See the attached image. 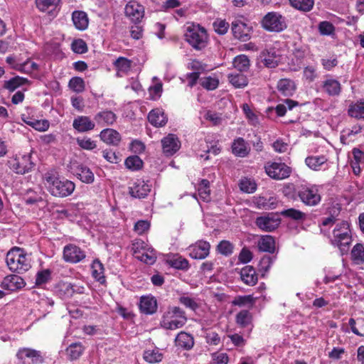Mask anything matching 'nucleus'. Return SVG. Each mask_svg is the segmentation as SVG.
Returning <instances> with one entry per match:
<instances>
[{
    "label": "nucleus",
    "mask_w": 364,
    "mask_h": 364,
    "mask_svg": "<svg viewBox=\"0 0 364 364\" xmlns=\"http://www.w3.org/2000/svg\"><path fill=\"white\" fill-rule=\"evenodd\" d=\"M124 10L126 16L134 23L140 22L144 15V6L136 1H129Z\"/></svg>",
    "instance_id": "4468645a"
},
{
    "label": "nucleus",
    "mask_w": 364,
    "mask_h": 364,
    "mask_svg": "<svg viewBox=\"0 0 364 364\" xmlns=\"http://www.w3.org/2000/svg\"><path fill=\"white\" fill-rule=\"evenodd\" d=\"M60 0H36L37 8L41 11H46L50 6H56Z\"/></svg>",
    "instance_id": "6e6d98bb"
},
{
    "label": "nucleus",
    "mask_w": 364,
    "mask_h": 364,
    "mask_svg": "<svg viewBox=\"0 0 364 364\" xmlns=\"http://www.w3.org/2000/svg\"><path fill=\"white\" fill-rule=\"evenodd\" d=\"M149 122L156 127L164 126L167 122V117L165 115L162 109H152L148 115Z\"/></svg>",
    "instance_id": "a878e982"
},
{
    "label": "nucleus",
    "mask_w": 364,
    "mask_h": 364,
    "mask_svg": "<svg viewBox=\"0 0 364 364\" xmlns=\"http://www.w3.org/2000/svg\"><path fill=\"white\" fill-rule=\"evenodd\" d=\"M171 267L178 269H186L188 268V262L187 259L181 257L170 260Z\"/></svg>",
    "instance_id": "774afa93"
},
{
    "label": "nucleus",
    "mask_w": 364,
    "mask_h": 364,
    "mask_svg": "<svg viewBox=\"0 0 364 364\" xmlns=\"http://www.w3.org/2000/svg\"><path fill=\"white\" fill-rule=\"evenodd\" d=\"M164 153L167 156L173 155L181 147L178 138L173 134H169L161 139Z\"/></svg>",
    "instance_id": "2eb2a0df"
},
{
    "label": "nucleus",
    "mask_w": 364,
    "mask_h": 364,
    "mask_svg": "<svg viewBox=\"0 0 364 364\" xmlns=\"http://www.w3.org/2000/svg\"><path fill=\"white\" fill-rule=\"evenodd\" d=\"M274 240L270 235L263 236L258 242V247L260 251L272 253L274 251Z\"/></svg>",
    "instance_id": "72a5a7b5"
},
{
    "label": "nucleus",
    "mask_w": 364,
    "mask_h": 364,
    "mask_svg": "<svg viewBox=\"0 0 364 364\" xmlns=\"http://www.w3.org/2000/svg\"><path fill=\"white\" fill-rule=\"evenodd\" d=\"M117 114L108 109L99 112L94 117V119L97 125L101 127L112 126L117 121Z\"/></svg>",
    "instance_id": "a211bd4d"
},
{
    "label": "nucleus",
    "mask_w": 364,
    "mask_h": 364,
    "mask_svg": "<svg viewBox=\"0 0 364 364\" xmlns=\"http://www.w3.org/2000/svg\"><path fill=\"white\" fill-rule=\"evenodd\" d=\"M327 161L325 156H311L305 159L306 164L314 171H318L320 167Z\"/></svg>",
    "instance_id": "f704fd0d"
},
{
    "label": "nucleus",
    "mask_w": 364,
    "mask_h": 364,
    "mask_svg": "<svg viewBox=\"0 0 364 364\" xmlns=\"http://www.w3.org/2000/svg\"><path fill=\"white\" fill-rule=\"evenodd\" d=\"M277 87L279 92L285 97L292 96L296 90L294 81L287 78L279 80Z\"/></svg>",
    "instance_id": "c756f323"
},
{
    "label": "nucleus",
    "mask_w": 364,
    "mask_h": 364,
    "mask_svg": "<svg viewBox=\"0 0 364 364\" xmlns=\"http://www.w3.org/2000/svg\"><path fill=\"white\" fill-rule=\"evenodd\" d=\"M228 80L235 88H242L248 84L247 77L241 73L229 74Z\"/></svg>",
    "instance_id": "e433bc0d"
},
{
    "label": "nucleus",
    "mask_w": 364,
    "mask_h": 364,
    "mask_svg": "<svg viewBox=\"0 0 364 364\" xmlns=\"http://www.w3.org/2000/svg\"><path fill=\"white\" fill-rule=\"evenodd\" d=\"M72 49L77 53H85L87 50L86 43L82 39H77L73 42Z\"/></svg>",
    "instance_id": "69168bd1"
},
{
    "label": "nucleus",
    "mask_w": 364,
    "mask_h": 364,
    "mask_svg": "<svg viewBox=\"0 0 364 364\" xmlns=\"http://www.w3.org/2000/svg\"><path fill=\"white\" fill-rule=\"evenodd\" d=\"M352 242V235L350 224L347 221H342L336 224L333 230V237L331 244L339 248L342 254L346 252Z\"/></svg>",
    "instance_id": "f03ea898"
},
{
    "label": "nucleus",
    "mask_w": 364,
    "mask_h": 364,
    "mask_svg": "<svg viewBox=\"0 0 364 364\" xmlns=\"http://www.w3.org/2000/svg\"><path fill=\"white\" fill-rule=\"evenodd\" d=\"M69 87L75 92H82L85 90L84 80L81 77H73L69 81Z\"/></svg>",
    "instance_id": "603ef678"
},
{
    "label": "nucleus",
    "mask_w": 364,
    "mask_h": 364,
    "mask_svg": "<svg viewBox=\"0 0 364 364\" xmlns=\"http://www.w3.org/2000/svg\"><path fill=\"white\" fill-rule=\"evenodd\" d=\"M321 88L325 93L331 97L338 96L342 90L340 82L329 76H327L322 82Z\"/></svg>",
    "instance_id": "f3484780"
},
{
    "label": "nucleus",
    "mask_w": 364,
    "mask_h": 364,
    "mask_svg": "<svg viewBox=\"0 0 364 364\" xmlns=\"http://www.w3.org/2000/svg\"><path fill=\"white\" fill-rule=\"evenodd\" d=\"M84 350L81 343H73L66 348V354L70 360H76L81 356Z\"/></svg>",
    "instance_id": "c9c22d12"
},
{
    "label": "nucleus",
    "mask_w": 364,
    "mask_h": 364,
    "mask_svg": "<svg viewBox=\"0 0 364 364\" xmlns=\"http://www.w3.org/2000/svg\"><path fill=\"white\" fill-rule=\"evenodd\" d=\"M290 4L295 9L302 11H309L314 5V0H289Z\"/></svg>",
    "instance_id": "ea45409f"
},
{
    "label": "nucleus",
    "mask_w": 364,
    "mask_h": 364,
    "mask_svg": "<svg viewBox=\"0 0 364 364\" xmlns=\"http://www.w3.org/2000/svg\"><path fill=\"white\" fill-rule=\"evenodd\" d=\"M28 80L19 76H16L9 80H6L4 84V87L10 91H14L21 85H25Z\"/></svg>",
    "instance_id": "79ce46f5"
},
{
    "label": "nucleus",
    "mask_w": 364,
    "mask_h": 364,
    "mask_svg": "<svg viewBox=\"0 0 364 364\" xmlns=\"http://www.w3.org/2000/svg\"><path fill=\"white\" fill-rule=\"evenodd\" d=\"M176 346L184 350H191L194 346L193 336L185 331H181L175 338Z\"/></svg>",
    "instance_id": "5701e85b"
},
{
    "label": "nucleus",
    "mask_w": 364,
    "mask_h": 364,
    "mask_svg": "<svg viewBox=\"0 0 364 364\" xmlns=\"http://www.w3.org/2000/svg\"><path fill=\"white\" fill-rule=\"evenodd\" d=\"M234 67L240 72L247 71L250 65V60L245 55H240L235 58Z\"/></svg>",
    "instance_id": "a18cd8bd"
},
{
    "label": "nucleus",
    "mask_w": 364,
    "mask_h": 364,
    "mask_svg": "<svg viewBox=\"0 0 364 364\" xmlns=\"http://www.w3.org/2000/svg\"><path fill=\"white\" fill-rule=\"evenodd\" d=\"M16 358L22 364H41L44 362L43 353L31 348H19Z\"/></svg>",
    "instance_id": "6e6552de"
},
{
    "label": "nucleus",
    "mask_w": 364,
    "mask_h": 364,
    "mask_svg": "<svg viewBox=\"0 0 364 364\" xmlns=\"http://www.w3.org/2000/svg\"><path fill=\"white\" fill-rule=\"evenodd\" d=\"M318 30L321 34L329 36L334 33V26L328 21H322L318 25Z\"/></svg>",
    "instance_id": "052dcab7"
},
{
    "label": "nucleus",
    "mask_w": 364,
    "mask_h": 364,
    "mask_svg": "<svg viewBox=\"0 0 364 364\" xmlns=\"http://www.w3.org/2000/svg\"><path fill=\"white\" fill-rule=\"evenodd\" d=\"M151 185L143 180L137 179L129 187V194L136 198H143L151 191Z\"/></svg>",
    "instance_id": "dca6fc26"
},
{
    "label": "nucleus",
    "mask_w": 364,
    "mask_h": 364,
    "mask_svg": "<svg viewBox=\"0 0 364 364\" xmlns=\"http://www.w3.org/2000/svg\"><path fill=\"white\" fill-rule=\"evenodd\" d=\"M280 220L273 216H261L257 218L256 224L262 230L272 232L279 226Z\"/></svg>",
    "instance_id": "412c9836"
},
{
    "label": "nucleus",
    "mask_w": 364,
    "mask_h": 364,
    "mask_svg": "<svg viewBox=\"0 0 364 364\" xmlns=\"http://www.w3.org/2000/svg\"><path fill=\"white\" fill-rule=\"evenodd\" d=\"M85 257V253L75 245L69 244L63 248V259L70 263H77Z\"/></svg>",
    "instance_id": "ddd939ff"
},
{
    "label": "nucleus",
    "mask_w": 364,
    "mask_h": 364,
    "mask_svg": "<svg viewBox=\"0 0 364 364\" xmlns=\"http://www.w3.org/2000/svg\"><path fill=\"white\" fill-rule=\"evenodd\" d=\"M118 73H127L132 66V61L126 58L119 57L114 63Z\"/></svg>",
    "instance_id": "49530a36"
},
{
    "label": "nucleus",
    "mask_w": 364,
    "mask_h": 364,
    "mask_svg": "<svg viewBox=\"0 0 364 364\" xmlns=\"http://www.w3.org/2000/svg\"><path fill=\"white\" fill-rule=\"evenodd\" d=\"M73 285L71 283L66 282H58L55 287V292L60 296L61 298H70L71 297L75 290L73 289Z\"/></svg>",
    "instance_id": "473e14b6"
},
{
    "label": "nucleus",
    "mask_w": 364,
    "mask_h": 364,
    "mask_svg": "<svg viewBox=\"0 0 364 364\" xmlns=\"http://www.w3.org/2000/svg\"><path fill=\"white\" fill-rule=\"evenodd\" d=\"M77 143L82 149L87 150H92L96 147L95 142L88 137L77 138Z\"/></svg>",
    "instance_id": "680f3d73"
},
{
    "label": "nucleus",
    "mask_w": 364,
    "mask_h": 364,
    "mask_svg": "<svg viewBox=\"0 0 364 364\" xmlns=\"http://www.w3.org/2000/svg\"><path fill=\"white\" fill-rule=\"evenodd\" d=\"M304 77L309 82H311L318 77L316 70L314 66H306L304 69Z\"/></svg>",
    "instance_id": "338daca9"
},
{
    "label": "nucleus",
    "mask_w": 364,
    "mask_h": 364,
    "mask_svg": "<svg viewBox=\"0 0 364 364\" xmlns=\"http://www.w3.org/2000/svg\"><path fill=\"white\" fill-rule=\"evenodd\" d=\"M144 358L150 363H155L162 360L163 355L158 349L146 350L144 353Z\"/></svg>",
    "instance_id": "09e8293b"
},
{
    "label": "nucleus",
    "mask_w": 364,
    "mask_h": 364,
    "mask_svg": "<svg viewBox=\"0 0 364 364\" xmlns=\"http://www.w3.org/2000/svg\"><path fill=\"white\" fill-rule=\"evenodd\" d=\"M280 215L296 221L304 220L306 218L304 213L294 208L284 210L281 211Z\"/></svg>",
    "instance_id": "c03bdc74"
},
{
    "label": "nucleus",
    "mask_w": 364,
    "mask_h": 364,
    "mask_svg": "<svg viewBox=\"0 0 364 364\" xmlns=\"http://www.w3.org/2000/svg\"><path fill=\"white\" fill-rule=\"evenodd\" d=\"M240 188L243 192L250 193L256 191L257 185L255 181L245 178L241 180L240 183Z\"/></svg>",
    "instance_id": "5fc2aeb1"
},
{
    "label": "nucleus",
    "mask_w": 364,
    "mask_h": 364,
    "mask_svg": "<svg viewBox=\"0 0 364 364\" xmlns=\"http://www.w3.org/2000/svg\"><path fill=\"white\" fill-rule=\"evenodd\" d=\"M186 41L196 50L205 48L208 43V35L205 28L199 24H192L186 28Z\"/></svg>",
    "instance_id": "39448f33"
},
{
    "label": "nucleus",
    "mask_w": 364,
    "mask_h": 364,
    "mask_svg": "<svg viewBox=\"0 0 364 364\" xmlns=\"http://www.w3.org/2000/svg\"><path fill=\"white\" fill-rule=\"evenodd\" d=\"M6 262L9 269L18 274L23 273L31 267L30 262L21 248L14 247L6 254Z\"/></svg>",
    "instance_id": "7ed1b4c3"
},
{
    "label": "nucleus",
    "mask_w": 364,
    "mask_h": 364,
    "mask_svg": "<svg viewBox=\"0 0 364 364\" xmlns=\"http://www.w3.org/2000/svg\"><path fill=\"white\" fill-rule=\"evenodd\" d=\"M92 276L100 284L105 282L103 264L99 260H95L92 264Z\"/></svg>",
    "instance_id": "4c0bfd02"
},
{
    "label": "nucleus",
    "mask_w": 364,
    "mask_h": 364,
    "mask_svg": "<svg viewBox=\"0 0 364 364\" xmlns=\"http://www.w3.org/2000/svg\"><path fill=\"white\" fill-rule=\"evenodd\" d=\"M139 308L146 314H152L156 311L157 302L153 296H141Z\"/></svg>",
    "instance_id": "bb28decb"
},
{
    "label": "nucleus",
    "mask_w": 364,
    "mask_h": 364,
    "mask_svg": "<svg viewBox=\"0 0 364 364\" xmlns=\"http://www.w3.org/2000/svg\"><path fill=\"white\" fill-rule=\"evenodd\" d=\"M218 80L210 76L204 77L201 80V85L206 90H213L218 86Z\"/></svg>",
    "instance_id": "4d7b16f0"
},
{
    "label": "nucleus",
    "mask_w": 364,
    "mask_h": 364,
    "mask_svg": "<svg viewBox=\"0 0 364 364\" xmlns=\"http://www.w3.org/2000/svg\"><path fill=\"white\" fill-rule=\"evenodd\" d=\"M43 183L47 191L54 197L65 198L75 189V183L66 178H60L53 172H47L43 176Z\"/></svg>",
    "instance_id": "f257e3e1"
},
{
    "label": "nucleus",
    "mask_w": 364,
    "mask_h": 364,
    "mask_svg": "<svg viewBox=\"0 0 364 364\" xmlns=\"http://www.w3.org/2000/svg\"><path fill=\"white\" fill-rule=\"evenodd\" d=\"M25 284L23 278L16 274L6 276L1 282L4 289L12 291L23 288Z\"/></svg>",
    "instance_id": "aec40b11"
},
{
    "label": "nucleus",
    "mask_w": 364,
    "mask_h": 364,
    "mask_svg": "<svg viewBox=\"0 0 364 364\" xmlns=\"http://www.w3.org/2000/svg\"><path fill=\"white\" fill-rule=\"evenodd\" d=\"M274 200L273 198H269V199L264 197H259L257 199V205L259 208H264V209H272L274 208V202L271 201Z\"/></svg>",
    "instance_id": "0e129e2a"
},
{
    "label": "nucleus",
    "mask_w": 364,
    "mask_h": 364,
    "mask_svg": "<svg viewBox=\"0 0 364 364\" xmlns=\"http://www.w3.org/2000/svg\"><path fill=\"white\" fill-rule=\"evenodd\" d=\"M38 67L37 63L31 60H27L23 63H18L14 65V69L26 73H31L33 70H36Z\"/></svg>",
    "instance_id": "8fccbe9b"
},
{
    "label": "nucleus",
    "mask_w": 364,
    "mask_h": 364,
    "mask_svg": "<svg viewBox=\"0 0 364 364\" xmlns=\"http://www.w3.org/2000/svg\"><path fill=\"white\" fill-rule=\"evenodd\" d=\"M240 278L245 284L249 286L255 285L258 280L255 269L250 265L242 268L240 271Z\"/></svg>",
    "instance_id": "393cba45"
},
{
    "label": "nucleus",
    "mask_w": 364,
    "mask_h": 364,
    "mask_svg": "<svg viewBox=\"0 0 364 364\" xmlns=\"http://www.w3.org/2000/svg\"><path fill=\"white\" fill-rule=\"evenodd\" d=\"M264 168L267 174L275 180L285 179L288 178L291 173V168L282 162L269 163Z\"/></svg>",
    "instance_id": "9d476101"
},
{
    "label": "nucleus",
    "mask_w": 364,
    "mask_h": 364,
    "mask_svg": "<svg viewBox=\"0 0 364 364\" xmlns=\"http://www.w3.org/2000/svg\"><path fill=\"white\" fill-rule=\"evenodd\" d=\"M24 122L38 131H46L49 127V123L47 120H33Z\"/></svg>",
    "instance_id": "bf43d9fd"
},
{
    "label": "nucleus",
    "mask_w": 364,
    "mask_h": 364,
    "mask_svg": "<svg viewBox=\"0 0 364 364\" xmlns=\"http://www.w3.org/2000/svg\"><path fill=\"white\" fill-rule=\"evenodd\" d=\"M75 175L83 183H91L94 181L93 173L85 166H77L75 171Z\"/></svg>",
    "instance_id": "2f4dec72"
},
{
    "label": "nucleus",
    "mask_w": 364,
    "mask_h": 364,
    "mask_svg": "<svg viewBox=\"0 0 364 364\" xmlns=\"http://www.w3.org/2000/svg\"><path fill=\"white\" fill-rule=\"evenodd\" d=\"M235 321L240 327H247L252 322V315L249 311L242 310L236 315Z\"/></svg>",
    "instance_id": "37998d69"
},
{
    "label": "nucleus",
    "mask_w": 364,
    "mask_h": 364,
    "mask_svg": "<svg viewBox=\"0 0 364 364\" xmlns=\"http://www.w3.org/2000/svg\"><path fill=\"white\" fill-rule=\"evenodd\" d=\"M73 127L78 132L82 133L94 129L95 124L87 116H78L74 119Z\"/></svg>",
    "instance_id": "6ab92c4d"
},
{
    "label": "nucleus",
    "mask_w": 364,
    "mask_h": 364,
    "mask_svg": "<svg viewBox=\"0 0 364 364\" xmlns=\"http://www.w3.org/2000/svg\"><path fill=\"white\" fill-rule=\"evenodd\" d=\"M218 252L225 256L230 255L232 253L233 246L227 240L221 241L218 247Z\"/></svg>",
    "instance_id": "13d9d810"
},
{
    "label": "nucleus",
    "mask_w": 364,
    "mask_h": 364,
    "mask_svg": "<svg viewBox=\"0 0 364 364\" xmlns=\"http://www.w3.org/2000/svg\"><path fill=\"white\" fill-rule=\"evenodd\" d=\"M296 195L306 205L314 206L321 201V196L316 187L301 186L296 191Z\"/></svg>",
    "instance_id": "1a4fd4ad"
},
{
    "label": "nucleus",
    "mask_w": 364,
    "mask_h": 364,
    "mask_svg": "<svg viewBox=\"0 0 364 364\" xmlns=\"http://www.w3.org/2000/svg\"><path fill=\"white\" fill-rule=\"evenodd\" d=\"M142 165V160L137 156H129L125 160L126 167L132 171L140 169Z\"/></svg>",
    "instance_id": "3c124183"
},
{
    "label": "nucleus",
    "mask_w": 364,
    "mask_h": 364,
    "mask_svg": "<svg viewBox=\"0 0 364 364\" xmlns=\"http://www.w3.org/2000/svg\"><path fill=\"white\" fill-rule=\"evenodd\" d=\"M100 139L107 144L117 146L121 141V136L113 129H105L100 134Z\"/></svg>",
    "instance_id": "b1692460"
},
{
    "label": "nucleus",
    "mask_w": 364,
    "mask_h": 364,
    "mask_svg": "<svg viewBox=\"0 0 364 364\" xmlns=\"http://www.w3.org/2000/svg\"><path fill=\"white\" fill-rule=\"evenodd\" d=\"M250 150V147L241 137L235 139L232 142V151L237 156L245 157L249 154Z\"/></svg>",
    "instance_id": "cd10ccee"
},
{
    "label": "nucleus",
    "mask_w": 364,
    "mask_h": 364,
    "mask_svg": "<svg viewBox=\"0 0 364 364\" xmlns=\"http://www.w3.org/2000/svg\"><path fill=\"white\" fill-rule=\"evenodd\" d=\"M232 32L236 38L242 41H246L250 38L249 28L242 21H235L232 23Z\"/></svg>",
    "instance_id": "4be33fe9"
},
{
    "label": "nucleus",
    "mask_w": 364,
    "mask_h": 364,
    "mask_svg": "<svg viewBox=\"0 0 364 364\" xmlns=\"http://www.w3.org/2000/svg\"><path fill=\"white\" fill-rule=\"evenodd\" d=\"M262 27L270 32H280L287 28L285 17L278 12H268L261 21Z\"/></svg>",
    "instance_id": "423d86ee"
},
{
    "label": "nucleus",
    "mask_w": 364,
    "mask_h": 364,
    "mask_svg": "<svg viewBox=\"0 0 364 364\" xmlns=\"http://www.w3.org/2000/svg\"><path fill=\"white\" fill-rule=\"evenodd\" d=\"M348 114L350 117L364 119V100L351 102L348 106Z\"/></svg>",
    "instance_id": "c85d7f7f"
},
{
    "label": "nucleus",
    "mask_w": 364,
    "mask_h": 364,
    "mask_svg": "<svg viewBox=\"0 0 364 364\" xmlns=\"http://www.w3.org/2000/svg\"><path fill=\"white\" fill-rule=\"evenodd\" d=\"M351 257L356 264H361L364 262V246L362 244H356L351 250Z\"/></svg>",
    "instance_id": "58836bf2"
},
{
    "label": "nucleus",
    "mask_w": 364,
    "mask_h": 364,
    "mask_svg": "<svg viewBox=\"0 0 364 364\" xmlns=\"http://www.w3.org/2000/svg\"><path fill=\"white\" fill-rule=\"evenodd\" d=\"M210 248V245L209 242L199 240L188 247V255L193 259H203L208 256Z\"/></svg>",
    "instance_id": "f8f14e48"
},
{
    "label": "nucleus",
    "mask_w": 364,
    "mask_h": 364,
    "mask_svg": "<svg viewBox=\"0 0 364 364\" xmlns=\"http://www.w3.org/2000/svg\"><path fill=\"white\" fill-rule=\"evenodd\" d=\"M72 19L75 28L80 31H84L88 26V17L87 14L84 11H74L72 15Z\"/></svg>",
    "instance_id": "7c9ffc66"
},
{
    "label": "nucleus",
    "mask_w": 364,
    "mask_h": 364,
    "mask_svg": "<svg viewBox=\"0 0 364 364\" xmlns=\"http://www.w3.org/2000/svg\"><path fill=\"white\" fill-rule=\"evenodd\" d=\"M187 321L185 312L179 307H169L164 312L161 320V326L168 330H176L181 328Z\"/></svg>",
    "instance_id": "20e7f679"
},
{
    "label": "nucleus",
    "mask_w": 364,
    "mask_h": 364,
    "mask_svg": "<svg viewBox=\"0 0 364 364\" xmlns=\"http://www.w3.org/2000/svg\"><path fill=\"white\" fill-rule=\"evenodd\" d=\"M255 303V298L252 295L237 296L232 301V304L238 306L250 305L252 306Z\"/></svg>",
    "instance_id": "de8ad7c7"
},
{
    "label": "nucleus",
    "mask_w": 364,
    "mask_h": 364,
    "mask_svg": "<svg viewBox=\"0 0 364 364\" xmlns=\"http://www.w3.org/2000/svg\"><path fill=\"white\" fill-rule=\"evenodd\" d=\"M260 58L264 66L269 68H276L282 60L279 50L275 48L264 50L260 54Z\"/></svg>",
    "instance_id": "9b49d317"
},
{
    "label": "nucleus",
    "mask_w": 364,
    "mask_h": 364,
    "mask_svg": "<svg viewBox=\"0 0 364 364\" xmlns=\"http://www.w3.org/2000/svg\"><path fill=\"white\" fill-rule=\"evenodd\" d=\"M213 26L214 31L220 35L226 33L229 28V23L225 20L222 19H216Z\"/></svg>",
    "instance_id": "864d4df0"
},
{
    "label": "nucleus",
    "mask_w": 364,
    "mask_h": 364,
    "mask_svg": "<svg viewBox=\"0 0 364 364\" xmlns=\"http://www.w3.org/2000/svg\"><path fill=\"white\" fill-rule=\"evenodd\" d=\"M204 118L210 122L214 126L218 125L222 122L221 114L210 110L205 112Z\"/></svg>",
    "instance_id": "e2e57ef3"
},
{
    "label": "nucleus",
    "mask_w": 364,
    "mask_h": 364,
    "mask_svg": "<svg viewBox=\"0 0 364 364\" xmlns=\"http://www.w3.org/2000/svg\"><path fill=\"white\" fill-rule=\"evenodd\" d=\"M198 192L203 201H209L210 200V182L206 179H203L199 184Z\"/></svg>",
    "instance_id": "a19ab883"
},
{
    "label": "nucleus",
    "mask_w": 364,
    "mask_h": 364,
    "mask_svg": "<svg viewBox=\"0 0 364 364\" xmlns=\"http://www.w3.org/2000/svg\"><path fill=\"white\" fill-rule=\"evenodd\" d=\"M8 165L12 171L18 174H25L31 171L34 166V164L31 161V154L16 156L8 161Z\"/></svg>",
    "instance_id": "0eeeda50"
}]
</instances>
